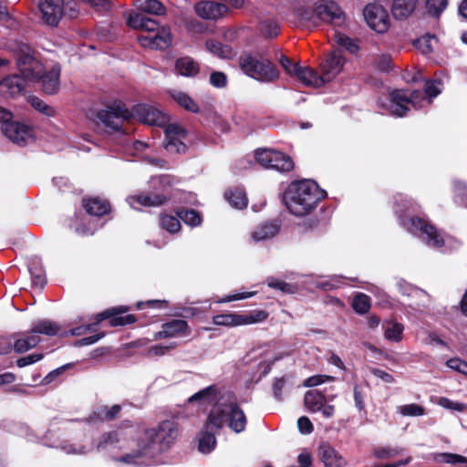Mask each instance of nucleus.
Instances as JSON below:
<instances>
[{
  "instance_id": "obj_45",
  "label": "nucleus",
  "mask_w": 467,
  "mask_h": 467,
  "mask_svg": "<svg viewBox=\"0 0 467 467\" xmlns=\"http://www.w3.org/2000/svg\"><path fill=\"white\" fill-rule=\"evenodd\" d=\"M178 216L185 223L192 226H197L202 222L201 215L194 210H181L178 213Z\"/></svg>"
},
{
  "instance_id": "obj_7",
  "label": "nucleus",
  "mask_w": 467,
  "mask_h": 467,
  "mask_svg": "<svg viewBox=\"0 0 467 467\" xmlns=\"http://www.w3.org/2000/svg\"><path fill=\"white\" fill-rule=\"evenodd\" d=\"M239 64L242 70L249 77L265 83L274 82L279 78V71L267 58L252 55L240 57Z\"/></svg>"
},
{
  "instance_id": "obj_49",
  "label": "nucleus",
  "mask_w": 467,
  "mask_h": 467,
  "mask_svg": "<svg viewBox=\"0 0 467 467\" xmlns=\"http://www.w3.org/2000/svg\"><path fill=\"white\" fill-rule=\"evenodd\" d=\"M161 227L167 230L169 233H177L181 229L180 221L171 215H163L161 218Z\"/></svg>"
},
{
  "instance_id": "obj_25",
  "label": "nucleus",
  "mask_w": 467,
  "mask_h": 467,
  "mask_svg": "<svg viewBox=\"0 0 467 467\" xmlns=\"http://www.w3.org/2000/svg\"><path fill=\"white\" fill-rule=\"evenodd\" d=\"M297 79L305 86L309 88H319L325 84L322 75H319L315 69L307 67H301L296 75Z\"/></svg>"
},
{
  "instance_id": "obj_9",
  "label": "nucleus",
  "mask_w": 467,
  "mask_h": 467,
  "mask_svg": "<svg viewBox=\"0 0 467 467\" xmlns=\"http://www.w3.org/2000/svg\"><path fill=\"white\" fill-rule=\"evenodd\" d=\"M96 119L98 122L113 131L128 132L124 124L131 119L130 111L121 103H116L100 109Z\"/></svg>"
},
{
  "instance_id": "obj_61",
  "label": "nucleus",
  "mask_w": 467,
  "mask_h": 467,
  "mask_svg": "<svg viewBox=\"0 0 467 467\" xmlns=\"http://www.w3.org/2000/svg\"><path fill=\"white\" fill-rule=\"evenodd\" d=\"M446 364L451 369H454V370L467 376V362H465L460 358H453L449 359Z\"/></svg>"
},
{
  "instance_id": "obj_55",
  "label": "nucleus",
  "mask_w": 467,
  "mask_h": 467,
  "mask_svg": "<svg viewBox=\"0 0 467 467\" xmlns=\"http://www.w3.org/2000/svg\"><path fill=\"white\" fill-rule=\"evenodd\" d=\"M279 62L287 74L296 77L297 72L301 67L298 64L293 63L288 57L285 56L280 57Z\"/></svg>"
},
{
  "instance_id": "obj_1",
  "label": "nucleus",
  "mask_w": 467,
  "mask_h": 467,
  "mask_svg": "<svg viewBox=\"0 0 467 467\" xmlns=\"http://www.w3.org/2000/svg\"><path fill=\"white\" fill-rule=\"evenodd\" d=\"M179 430L173 420H164L156 428L147 430L138 442V450L119 459L129 464H140L143 457H153L168 450L178 437Z\"/></svg>"
},
{
  "instance_id": "obj_15",
  "label": "nucleus",
  "mask_w": 467,
  "mask_h": 467,
  "mask_svg": "<svg viewBox=\"0 0 467 467\" xmlns=\"http://www.w3.org/2000/svg\"><path fill=\"white\" fill-rule=\"evenodd\" d=\"M186 130L178 124H170L165 129V149L171 153H184L187 146L184 143Z\"/></svg>"
},
{
  "instance_id": "obj_52",
  "label": "nucleus",
  "mask_w": 467,
  "mask_h": 467,
  "mask_svg": "<svg viewBox=\"0 0 467 467\" xmlns=\"http://www.w3.org/2000/svg\"><path fill=\"white\" fill-rule=\"evenodd\" d=\"M274 150L264 149L255 152L256 161L265 168L271 169Z\"/></svg>"
},
{
  "instance_id": "obj_41",
  "label": "nucleus",
  "mask_w": 467,
  "mask_h": 467,
  "mask_svg": "<svg viewBox=\"0 0 467 467\" xmlns=\"http://www.w3.org/2000/svg\"><path fill=\"white\" fill-rule=\"evenodd\" d=\"M120 440L121 434L119 431H109L100 437L99 441L97 444V448L99 450H103L109 446L114 447L120 441Z\"/></svg>"
},
{
  "instance_id": "obj_63",
  "label": "nucleus",
  "mask_w": 467,
  "mask_h": 467,
  "mask_svg": "<svg viewBox=\"0 0 467 467\" xmlns=\"http://www.w3.org/2000/svg\"><path fill=\"white\" fill-rule=\"evenodd\" d=\"M297 426L299 429V431L303 434H309L313 431L314 427L310 420L306 417L302 416L297 420Z\"/></svg>"
},
{
  "instance_id": "obj_37",
  "label": "nucleus",
  "mask_w": 467,
  "mask_h": 467,
  "mask_svg": "<svg viewBox=\"0 0 467 467\" xmlns=\"http://www.w3.org/2000/svg\"><path fill=\"white\" fill-rule=\"evenodd\" d=\"M171 98L186 110L196 113L199 111L198 105L186 93L180 90L171 92Z\"/></svg>"
},
{
  "instance_id": "obj_24",
  "label": "nucleus",
  "mask_w": 467,
  "mask_h": 467,
  "mask_svg": "<svg viewBox=\"0 0 467 467\" xmlns=\"http://www.w3.org/2000/svg\"><path fill=\"white\" fill-rule=\"evenodd\" d=\"M318 456L325 467H344V458L329 444L323 443L318 447Z\"/></svg>"
},
{
  "instance_id": "obj_64",
  "label": "nucleus",
  "mask_w": 467,
  "mask_h": 467,
  "mask_svg": "<svg viewBox=\"0 0 467 467\" xmlns=\"http://www.w3.org/2000/svg\"><path fill=\"white\" fill-rule=\"evenodd\" d=\"M43 358L42 354H31L26 357L20 358L17 359L16 364L19 368L26 367L27 365L34 364L39 360H41Z\"/></svg>"
},
{
  "instance_id": "obj_47",
  "label": "nucleus",
  "mask_w": 467,
  "mask_h": 467,
  "mask_svg": "<svg viewBox=\"0 0 467 467\" xmlns=\"http://www.w3.org/2000/svg\"><path fill=\"white\" fill-rule=\"evenodd\" d=\"M402 449L392 447H376L373 450V454L378 459H390L400 455Z\"/></svg>"
},
{
  "instance_id": "obj_35",
  "label": "nucleus",
  "mask_w": 467,
  "mask_h": 467,
  "mask_svg": "<svg viewBox=\"0 0 467 467\" xmlns=\"http://www.w3.org/2000/svg\"><path fill=\"white\" fill-rule=\"evenodd\" d=\"M205 47L209 52L221 58H230L234 55L230 46L223 45L215 40L206 41Z\"/></svg>"
},
{
  "instance_id": "obj_59",
  "label": "nucleus",
  "mask_w": 467,
  "mask_h": 467,
  "mask_svg": "<svg viewBox=\"0 0 467 467\" xmlns=\"http://www.w3.org/2000/svg\"><path fill=\"white\" fill-rule=\"evenodd\" d=\"M334 378L327 375H316L309 377L304 382L305 387H316L327 381H333Z\"/></svg>"
},
{
  "instance_id": "obj_2",
  "label": "nucleus",
  "mask_w": 467,
  "mask_h": 467,
  "mask_svg": "<svg viewBox=\"0 0 467 467\" xmlns=\"http://www.w3.org/2000/svg\"><path fill=\"white\" fill-rule=\"evenodd\" d=\"M128 25L134 29L144 31L138 36V41L143 47L166 49L171 45L172 36L169 27L159 28L158 22L140 13H130Z\"/></svg>"
},
{
  "instance_id": "obj_27",
  "label": "nucleus",
  "mask_w": 467,
  "mask_h": 467,
  "mask_svg": "<svg viewBox=\"0 0 467 467\" xmlns=\"http://www.w3.org/2000/svg\"><path fill=\"white\" fill-rule=\"evenodd\" d=\"M418 0H394L391 7L392 15L397 19H404L412 14Z\"/></svg>"
},
{
  "instance_id": "obj_33",
  "label": "nucleus",
  "mask_w": 467,
  "mask_h": 467,
  "mask_svg": "<svg viewBox=\"0 0 467 467\" xmlns=\"http://www.w3.org/2000/svg\"><path fill=\"white\" fill-rule=\"evenodd\" d=\"M385 338L390 341L399 342L402 338L404 327L396 321H385L382 324Z\"/></svg>"
},
{
  "instance_id": "obj_34",
  "label": "nucleus",
  "mask_w": 467,
  "mask_h": 467,
  "mask_svg": "<svg viewBox=\"0 0 467 467\" xmlns=\"http://www.w3.org/2000/svg\"><path fill=\"white\" fill-rule=\"evenodd\" d=\"M271 164V169L279 171H289L294 167L292 159L283 152L277 150H274Z\"/></svg>"
},
{
  "instance_id": "obj_50",
  "label": "nucleus",
  "mask_w": 467,
  "mask_h": 467,
  "mask_svg": "<svg viewBox=\"0 0 467 467\" xmlns=\"http://www.w3.org/2000/svg\"><path fill=\"white\" fill-rule=\"evenodd\" d=\"M436 37L433 36H422L415 42V46L423 53L429 54L433 50V43H436Z\"/></svg>"
},
{
  "instance_id": "obj_57",
  "label": "nucleus",
  "mask_w": 467,
  "mask_h": 467,
  "mask_svg": "<svg viewBox=\"0 0 467 467\" xmlns=\"http://www.w3.org/2000/svg\"><path fill=\"white\" fill-rule=\"evenodd\" d=\"M261 31L266 37L272 38L279 34V26L275 22L265 21L261 25Z\"/></svg>"
},
{
  "instance_id": "obj_43",
  "label": "nucleus",
  "mask_w": 467,
  "mask_h": 467,
  "mask_svg": "<svg viewBox=\"0 0 467 467\" xmlns=\"http://www.w3.org/2000/svg\"><path fill=\"white\" fill-rule=\"evenodd\" d=\"M399 413L402 416L417 417L425 414V409L415 403L401 405L397 408Z\"/></svg>"
},
{
  "instance_id": "obj_14",
  "label": "nucleus",
  "mask_w": 467,
  "mask_h": 467,
  "mask_svg": "<svg viewBox=\"0 0 467 467\" xmlns=\"http://www.w3.org/2000/svg\"><path fill=\"white\" fill-rule=\"evenodd\" d=\"M326 396L318 390H308L305 394V406L310 412L320 411L325 418H332L335 413L334 405L327 404Z\"/></svg>"
},
{
  "instance_id": "obj_20",
  "label": "nucleus",
  "mask_w": 467,
  "mask_h": 467,
  "mask_svg": "<svg viewBox=\"0 0 467 467\" xmlns=\"http://www.w3.org/2000/svg\"><path fill=\"white\" fill-rule=\"evenodd\" d=\"M38 7L45 24L50 26L58 25L64 14L60 4L55 3L53 0H41Z\"/></svg>"
},
{
  "instance_id": "obj_26",
  "label": "nucleus",
  "mask_w": 467,
  "mask_h": 467,
  "mask_svg": "<svg viewBox=\"0 0 467 467\" xmlns=\"http://www.w3.org/2000/svg\"><path fill=\"white\" fill-rule=\"evenodd\" d=\"M280 230L278 223L275 222H267L259 225L251 234L254 242L265 241L275 236Z\"/></svg>"
},
{
  "instance_id": "obj_46",
  "label": "nucleus",
  "mask_w": 467,
  "mask_h": 467,
  "mask_svg": "<svg viewBox=\"0 0 467 467\" xmlns=\"http://www.w3.org/2000/svg\"><path fill=\"white\" fill-rule=\"evenodd\" d=\"M28 101L36 110L43 113L46 116L51 117L55 114L54 109L37 97L32 96L28 99Z\"/></svg>"
},
{
  "instance_id": "obj_6",
  "label": "nucleus",
  "mask_w": 467,
  "mask_h": 467,
  "mask_svg": "<svg viewBox=\"0 0 467 467\" xmlns=\"http://www.w3.org/2000/svg\"><path fill=\"white\" fill-rule=\"evenodd\" d=\"M246 423V416L236 403H219L211 410L206 421V428L219 430L227 424L233 431L240 433L245 430Z\"/></svg>"
},
{
  "instance_id": "obj_56",
  "label": "nucleus",
  "mask_w": 467,
  "mask_h": 467,
  "mask_svg": "<svg viewBox=\"0 0 467 467\" xmlns=\"http://www.w3.org/2000/svg\"><path fill=\"white\" fill-rule=\"evenodd\" d=\"M268 285L272 288L279 289L286 294H293L296 290L295 285L280 280L271 279L268 281Z\"/></svg>"
},
{
  "instance_id": "obj_4",
  "label": "nucleus",
  "mask_w": 467,
  "mask_h": 467,
  "mask_svg": "<svg viewBox=\"0 0 467 467\" xmlns=\"http://www.w3.org/2000/svg\"><path fill=\"white\" fill-rule=\"evenodd\" d=\"M441 81L439 80H429L425 85V93L430 97L427 100L428 104L431 103V98L438 96L441 93L440 87ZM426 101L424 95L419 91L414 90L410 94L405 90H395L389 94L388 98V104L383 105L390 112V114L402 117L406 115L407 111L410 110V106L415 109H420L422 107L421 102Z\"/></svg>"
},
{
  "instance_id": "obj_39",
  "label": "nucleus",
  "mask_w": 467,
  "mask_h": 467,
  "mask_svg": "<svg viewBox=\"0 0 467 467\" xmlns=\"http://www.w3.org/2000/svg\"><path fill=\"white\" fill-rule=\"evenodd\" d=\"M206 431L202 432L199 439V451L202 453H209L211 452L216 444V439L213 433H212V431L215 428H210L207 429L205 427Z\"/></svg>"
},
{
  "instance_id": "obj_8",
  "label": "nucleus",
  "mask_w": 467,
  "mask_h": 467,
  "mask_svg": "<svg viewBox=\"0 0 467 467\" xmlns=\"http://www.w3.org/2000/svg\"><path fill=\"white\" fill-rule=\"evenodd\" d=\"M396 213L400 218V223L409 232L418 234L428 246L440 249L444 245L442 235L432 224L418 217L405 218L402 215L403 208H397Z\"/></svg>"
},
{
  "instance_id": "obj_58",
  "label": "nucleus",
  "mask_w": 467,
  "mask_h": 467,
  "mask_svg": "<svg viewBox=\"0 0 467 467\" xmlns=\"http://www.w3.org/2000/svg\"><path fill=\"white\" fill-rule=\"evenodd\" d=\"M120 410L121 408L119 405H114L109 409L105 407L99 410V417L101 420H111L119 413Z\"/></svg>"
},
{
  "instance_id": "obj_17",
  "label": "nucleus",
  "mask_w": 467,
  "mask_h": 467,
  "mask_svg": "<svg viewBox=\"0 0 467 467\" xmlns=\"http://www.w3.org/2000/svg\"><path fill=\"white\" fill-rule=\"evenodd\" d=\"M60 73L61 67L59 64L53 63L46 65L44 72L39 78L41 82L42 90L48 95L56 94L60 88Z\"/></svg>"
},
{
  "instance_id": "obj_13",
  "label": "nucleus",
  "mask_w": 467,
  "mask_h": 467,
  "mask_svg": "<svg viewBox=\"0 0 467 467\" xmlns=\"http://www.w3.org/2000/svg\"><path fill=\"white\" fill-rule=\"evenodd\" d=\"M131 118L154 126H163L167 123V116L160 109L147 104H139L132 108Z\"/></svg>"
},
{
  "instance_id": "obj_38",
  "label": "nucleus",
  "mask_w": 467,
  "mask_h": 467,
  "mask_svg": "<svg viewBox=\"0 0 467 467\" xmlns=\"http://www.w3.org/2000/svg\"><path fill=\"white\" fill-rule=\"evenodd\" d=\"M31 331L38 336L39 334L55 336L59 332V327L49 320H40L33 325Z\"/></svg>"
},
{
  "instance_id": "obj_10",
  "label": "nucleus",
  "mask_w": 467,
  "mask_h": 467,
  "mask_svg": "<svg viewBox=\"0 0 467 467\" xmlns=\"http://www.w3.org/2000/svg\"><path fill=\"white\" fill-rule=\"evenodd\" d=\"M16 65L20 76L26 82H38L46 67V65L42 64L29 47L19 52Z\"/></svg>"
},
{
  "instance_id": "obj_53",
  "label": "nucleus",
  "mask_w": 467,
  "mask_h": 467,
  "mask_svg": "<svg viewBox=\"0 0 467 467\" xmlns=\"http://www.w3.org/2000/svg\"><path fill=\"white\" fill-rule=\"evenodd\" d=\"M448 0H427L428 11L432 16H438L447 6Z\"/></svg>"
},
{
  "instance_id": "obj_5",
  "label": "nucleus",
  "mask_w": 467,
  "mask_h": 467,
  "mask_svg": "<svg viewBox=\"0 0 467 467\" xmlns=\"http://www.w3.org/2000/svg\"><path fill=\"white\" fill-rule=\"evenodd\" d=\"M298 16L302 24L308 27H317L322 24L338 27L346 21L341 7L332 0H318L314 7L300 10Z\"/></svg>"
},
{
  "instance_id": "obj_11",
  "label": "nucleus",
  "mask_w": 467,
  "mask_h": 467,
  "mask_svg": "<svg viewBox=\"0 0 467 467\" xmlns=\"http://www.w3.org/2000/svg\"><path fill=\"white\" fill-rule=\"evenodd\" d=\"M368 26L377 33H385L389 26V16L387 10L378 4H368L363 11Z\"/></svg>"
},
{
  "instance_id": "obj_36",
  "label": "nucleus",
  "mask_w": 467,
  "mask_h": 467,
  "mask_svg": "<svg viewBox=\"0 0 467 467\" xmlns=\"http://www.w3.org/2000/svg\"><path fill=\"white\" fill-rule=\"evenodd\" d=\"M228 202L236 209H244L247 206L248 200L242 189H234L225 192Z\"/></svg>"
},
{
  "instance_id": "obj_23",
  "label": "nucleus",
  "mask_w": 467,
  "mask_h": 467,
  "mask_svg": "<svg viewBox=\"0 0 467 467\" xmlns=\"http://www.w3.org/2000/svg\"><path fill=\"white\" fill-rule=\"evenodd\" d=\"M167 201V197L159 193H140L127 198L128 203L133 209H139V206L151 207L160 206Z\"/></svg>"
},
{
  "instance_id": "obj_32",
  "label": "nucleus",
  "mask_w": 467,
  "mask_h": 467,
  "mask_svg": "<svg viewBox=\"0 0 467 467\" xmlns=\"http://www.w3.org/2000/svg\"><path fill=\"white\" fill-rule=\"evenodd\" d=\"M28 270L31 274L33 284L42 287L46 283V275L41 259L36 257L33 258L28 265Z\"/></svg>"
},
{
  "instance_id": "obj_62",
  "label": "nucleus",
  "mask_w": 467,
  "mask_h": 467,
  "mask_svg": "<svg viewBox=\"0 0 467 467\" xmlns=\"http://www.w3.org/2000/svg\"><path fill=\"white\" fill-rule=\"evenodd\" d=\"M439 404L443 408L457 411H462L466 408V405L460 402L451 401V400L444 397L440 399Z\"/></svg>"
},
{
  "instance_id": "obj_42",
  "label": "nucleus",
  "mask_w": 467,
  "mask_h": 467,
  "mask_svg": "<svg viewBox=\"0 0 467 467\" xmlns=\"http://www.w3.org/2000/svg\"><path fill=\"white\" fill-rule=\"evenodd\" d=\"M163 327L167 330L168 335H170L171 337H173L180 334H187L188 324L186 321L182 319H173L171 322L165 323Z\"/></svg>"
},
{
  "instance_id": "obj_31",
  "label": "nucleus",
  "mask_w": 467,
  "mask_h": 467,
  "mask_svg": "<svg viewBox=\"0 0 467 467\" xmlns=\"http://www.w3.org/2000/svg\"><path fill=\"white\" fill-rule=\"evenodd\" d=\"M134 5L139 11L150 15L161 16L165 13L164 5L158 0H135Z\"/></svg>"
},
{
  "instance_id": "obj_51",
  "label": "nucleus",
  "mask_w": 467,
  "mask_h": 467,
  "mask_svg": "<svg viewBox=\"0 0 467 467\" xmlns=\"http://www.w3.org/2000/svg\"><path fill=\"white\" fill-rule=\"evenodd\" d=\"M176 347H177V343H175V342L170 343L168 345H162V344L154 345V346H151L148 349L147 355L149 357L163 356L166 353H168L169 351L176 348Z\"/></svg>"
},
{
  "instance_id": "obj_48",
  "label": "nucleus",
  "mask_w": 467,
  "mask_h": 467,
  "mask_svg": "<svg viewBox=\"0 0 467 467\" xmlns=\"http://www.w3.org/2000/svg\"><path fill=\"white\" fill-rule=\"evenodd\" d=\"M437 460L440 462L450 463V464H467V458L460 454L443 452L437 456Z\"/></svg>"
},
{
  "instance_id": "obj_21",
  "label": "nucleus",
  "mask_w": 467,
  "mask_h": 467,
  "mask_svg": "<svg viewBox=\"0 0 467 467\" xmlns=\"http://www.w3.org/2000/svg\"><path fill=\"white\" fill-rule=\"evenodd\" d=\"M344 59L339 51H334L327 57L321 64L322 78L324 82L331 81L342 70Z\"/></svg>"
},
{
  "instance_id": "obj_16",
  "label": "nucleus",
  "mask_w": 467,
  "mask_h": 467,
  "mask_svg": "<svg viewBox=\"0 0 467 467\" xmlns=\"http://www.w3.org/2000/svg\"><path fill=\"white\" fill-rule=\"evenodd\" d=\"M266 314L265 312H259L256 317L252 315L222 314L213 317V322L217 326L238 327L254 324L264 320Z\"/></svg>"
},
{
  "instance_id": "obj_19",
  "label": "nucleus",
  "mask_w": 467,
  "mask_h": 467,
  "mask_svg": "<svg viewBox=\"0 0 467 467\" xmlns=\"http://www.w3.org/2000/svg\"><path fill=\"white\" fill-rule=\"evenodd\" d=\"M3 133L14 143L21 145L31 138V130L26 125L16 121H6L2 125Z\"/></svg>"
},
{
  "instance_id": "obj_30",
  "label": "nucleus",
  "mask_w": 467,
  "mask_h": 467,
  "mask_svg": "<svg viewBox=\"0 0 467 467\" xmlns=\"http://www.w3.org/2000/svg\"><path fill=\"white\" fill-rule=\"evenodd\" d=\"M39 342L40 337L30 331L28 335L22 334V336L14 342V349L17 353H24L35 348Z\"/></svg>"
},
{
  "instance_id": "obj_12",
  "label": "nucleus",
  "mask_w": 467,
  "mask_h": 467,
  "mask_svg": "<svg viewBox=\"0 0 467 467\" xmlns=\"http://www.w3.org/2000/svg\"><path fill=\"white\" fill-rule=\"evenodd\" d=\"M128 308L125 306L113 307L111 309L105 310L98 314L95 317L96 321L86 326L85 334L95 330V327L105 319L109 318L111 327L124 326L135 322V317L132 315H127L126 317H117L119 314L125 313Z\"/></svg>"
},
{
  "instance_id": "obj_40",
  "label": "nucleus",
  "mask_w": 467,
  "mask_h": 467,
  "mask_svg": "<svg viewBox=\"0 0 467 467\" xmlns=\"http://www.w3.org/2000/svg\"><path fill=\"white\" fill-rule=\"evenodd\" d=\"M217 388L213 385L209 386L189 398V402L202 401V402H213L217 399Z\"/></svg>"
},
{
  "instance_id": "obj_29",
  "label": "nucleus",
  "mask_w": 467,
  "mask_h": 467,
  "mask_svg": "<svg viewBox=\"0 0 467 467\" xmlns=\"http://www.w3.org/2000/svg\"><path fill=\"white\" fill-rule=\"evenodd\" d=\"M83 207L88 214L94 216H102L109 211V203L97 197L84 200Z\"/></svg>"
},
{
  "instance_id": "obj_3",
  "label": "nucleus",
  "mask_w": 467,
  "mask_h": 467,
  "mask_svg": "<svg viewBox=\"0 0 467 467\" xmlns=\"http://www.w3.org/2000/svg\"><path fill=\"white\" fill-rule=\"evenodd\" d=\"M323 192L312 181L292 183L284 194V202L289 212L303 216L312 211L317 202L323 198Z\"/></svg>"
},
{
  "instance_id": "obj_60",
  "label": "nucleus",
  "mask_w": 467,
  "mask_h": 467,
  "mask_svg": "<svg viewBox=\"0 0 467 467\" xmlns=\"http://www.w3.org/2000/svg\"><path fill=\"white\" fill-rule=\"evenodd\" d=\"M210 84L215 88H224L227 84V78L221 71H214L210 76Z\"/></svg>"
},
{
  "instance_id": "obj_22",
  "label": "nucleus",
  "mask_w": 467,
  "mask_h": 467,
  "mask_svg": "<svg viewBox=\"0 0 467 467\" xmlns=\"http://www.w3.org/2000/svg\"><path fill=\"white\" fill-rule=\"evenodd\" d=\"M26 84L18 74L7 76L0 81V94L5 98H15L23 92Z\"/></svg>"
},
{
  "instance_id": "obj_18",
  "label": "nucleus",
  "mask_w": 467,
  "mask_h": 467,
  "mask_svg": "<svg viewBox=\"0 0 467 467\" xmlns=\"http://www.w3.org/2000/svg\"><path fill=\"white\" fill-rule=\"evenodd\" d=\"M194 10L202 19L217 20L224 16L229 8L225 4L206 0L197 3Z\"/></svg>"
},
{
  "instance_id": "obj_28",
  "label": "nucleus",
  "mask_w": 467,
  "mask_h": 467,
  "mask_svg": "<svg viewBox=\"0 0 467 467\" xmlns=\"http://www.w3.org/2000/svg\"><path fill=\"white\" fill-rule=\"evenodd\" d=\"M175 68L180 75L184 77H194L200 70L199 64L190 57L178 58Z\"/></svg>"
},
{
  "instance_id": "obj_54",
  "label": "nucleus",
  "mask_w": 467,
  "mask_h": 467,
  "mask_svg": "<svg viewBox=\"0 0 467 467\" xmlns=\"http://www.w3.org/2000/svg\"><path fill=\"white\" fill-rule=\"evenodd\" d=\"M336 42L342 47H345L351 53H355L358 51V45L348 36L341 34L335 35Z\"/></svg>"
},
{
  "instance_id": "obj_44",
  "label": "nucleus",
  "mask_w": 467,
  "mask_h": 467,
  "mask_svg": "<svg viewBox=\"0 0 467 467\" xmlns=\"http://www.w3.org/2000/svg\"><path fill=\"white\" fill-rule=\"evenodd\" d=\"M353 309L358 314H365L370 308L369 297L365 294L357 295L352 302Z\"/></svg>"
}]
</instances>
